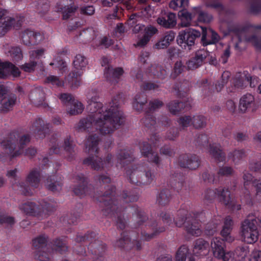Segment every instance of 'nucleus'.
<instances>
[{
  "label": "nucleus",
  "mask_w": 261,
  "mask_h": 261,
  "mask_svg": "<svg viewBox=\"0 0 261 261\" xmlns=\"http://www.w3.org/2000/svg\"><path fill=\"white\" fill-rule=\"evenodd\" d=\"M200 36V32L193 29H188L179 32L176 41L181 48L190 50L195 44L196 38Z\"/></svg>",
  "instance_id": "4"
},
{
  "label": "nucleus",
  "mask_w": 261,
  "mask_h": 261,
  "mask_svg": "<svg viewBox=\"0 0 261 261\" xmlns=\"http://www.w3.org/2000/svg\"><path fill=\"white\" fill-rule=\"evenodd\" d=\"M211 247L214 257L223 261H238L240 259L232 252H226L225 245L220 238H214L211 242Z\"/></svg>",
  "instance_id": "3"
},
{
  "label": "nucleus",
  "mask_w": 261,
  "mask_h": 261,
  "mask_svg": "<svg viewBox=\"0 0 261 261\" xmlns=\"http://www.w3.org/2000/svg\"><path fill=\"white\" fill-rule=\"evenodd\" d=\"M16 175V169L8 171L7 173V176H8V177L9 178H10L11 179V181L12 182H13V181H15Z\"/></svg>",
  "instance_id": "56"
},
{
  "label": "nucleus",
  "mask_w": 261,
  "mask_h": 261,
  "mask_svg": "<svg viewBox=\"0 0 261 261\" xmlns=\"http://www.w3.org/2000/svg\"><path fill=\"white\" fill-rule=\"evenodd\" d=\"M87 63L85 58L81 55H76L73 61L74 67L77 70H81L83 68L85 67Z\"/></svg>",
  "instance_id": "27"
},
{
  "label": "nucleus",
  "mask_w": 261,
  "mask_h": 261,
  "mask_svg": "<svg viewBox=\"0 0 261 261\" xmlns=\"http://www.w3.org/2000/svg\"><path fill=\"white\" fill-rule=\"evenodd\" d=\"M196 12L194 15H198V19L200 21L207 22L212 19V16L201 11L199 8L195 9Z\"/></svg>",
  "instance_id": "29"
},
{
  "label": "nucleus",
  "mask_w": 261,
  "mask_h": 261,
  "mask_svg": "<svg viewBox=\"0 0 261 261\" xmlns=\"http://www.w3.org/2000/svg\"><path fill=\"white\" fill-rule=\"evenodd\" d=\"M21 208L27 213L30 214L40 213L41 211L45 213L51 210L50 205L46 202H43L40 206L37 205L33 202H28L25 203Z\"/></svg>",
  "instance_id": "7"
},
{
  "label": "nucleus",
  "mask_w": 261,
  "mask_h": 261,
  "mask_svg": "<svg viewBox=\"0 0 261 261\" xmlns=\"http://www.w3.org/2000/svg\"><path fill=\"white\" fill-rule=\"evenodd\" d=\"M167 22L168 24L165 25L167 26V28L175 26L176 24L175 15L173 13H169L167 16Z\"/></svg>",
  "instance_id": "41"
},
{
  "label": "nucleus",
  "mask_w": 261,
  "mask_h": 261,
  "mask_svg": "<svg viewBox=\"0 0 261 261\" xmlns=\"http://www.w3.org/2000/svg\"><path fill=\"white\" fill-rule=\"evenodd\" d=\"M192 116H184L178 120V124L182 127H187L192 125Z\"/></svg>",
  "instance_id": "32"
},
{
  "label": "nucleus",
  "mask_w": 261,
  "mask_h": 261,
  "mask_svg": "<svg viewBox=\"0 0 261 261\" xmlns=\"http://www.w3.org/2000/svg\"><path fill=\"white\" fill-rule=\"evenodd\" d=\"M50 65H56V67L59 68V69H62L64 68L66 66L65 63L63 62L62 60H60L59 61H54V62L50 63Z\"/></svg>",
  "instance_id": "55"
},
{
  "label": "nucleus",
  "mask_w": 261,
  "mask_h": 261,
  "mask_svg": "<svg viewBox=\"0 0 261 261\" xmlns=\"http://www.w3.org/2000/svg\"><path fill=\"white\" fill-rule=\"evenodd\" d=\"M31 44H36L39 43L42 39V36L39 33L33 31V34L31 35Z\"/></svg>",
  "instance_id": "43"
},
{
  "label": "nucleus",
  "mask_w": 261,
  "mask_h": 261,
  "mask_svg": "<svg viewBox=\"0 0 261 261\" xmlns=\"http://www.w3.org/2000/svg\"><path fill=\"white\" fill-rule=\"evenodd\" d=\"M145 102V100H144L143 101H141L139 100L138 98H136L133 103V108L137 111H140L142 110L143 106Z\"/></svg>",
  "instance_id": "46"
},
{
  "label": "nucleus",
  "mask_w": 261,
  "mask_h": 261,
  "mask_svg": "<svg viewBox=\"0 0 261 261\" xmlns=\"http://www.w3.org/2000/svg\"><path fill=\"white\" fill-rule=\"evenodd\" d=\"M123 71L121 68H113L112 67L108 66L106 69L105 74L107 78H115L122 74Z\"/></svg>",
  "instance_id": "21"
},
{
  "label": "nucleus",
  "mask_w": 261,
  "mask_h": 261,
  "mask_svg": "<svg viewBox=\"0 0 261 261\" xmlns=\"http://www.w3.org/2000/svg\"><path fill=\"white\" fill-rule=\"evenodd\" d=\"M47 81L48 83H50L53 85H56L58 86L63 85V83L60 82L57 77L53 75L48 77Z\"/></svg>",
  "instance_id": "48"
},
{
  "label": "nucleus",
  "mask_w": 261,
  "mask_h": 261,
  "mask_svg": "<svg viewBox=\"0 0 261 261\" xmlns=\"http://www.w3.org/2000/svg\"><path fill=\"white\" fill-rule=\"evenodd\" d=\"M189 251L188 247L185 245L179 248L175 255L176 261H186Z\"/></svg>",
  "instance_id": "22"
},
{
  "label": "nucleus",
  "mask_w": 261,
  "mask_h": 261,
  "mask_svg": "<svg viewBox=\"0 0 261 261\" xmlns=\"http://www.w3.org/2000/svg\"><path fill=\"white\" fill-rule=\"evenodd\" d=\"M207 53L203 50L197 51L195 57L190 59L187 62V66L189 69L193 70L201 65L203 60L206 58Z\"/></svg>",
  "instance_id": "11"
},
{
  "label": "nucleus",
  "mask_w": 261,
  "mask_h": 261,
  "mask_svg": "<svg viewBox=\"0 0 261 261\" xmlns=\"http://www.w3.org/2000/svg\"><path fill=\"white\" fill-rule=\"evenodd\" d=\"M33 34V31L27 30L21 33L20 38L23 43L26 45L31 44V35Z\"/></svg>",
  "instance_id": "30"
},
{
  "label": "nucleus",
  "mask_w": 261,
  "mask_h": 261,
  "mask_svg": "<svg viewBox=\"0 0 261 261\" xmlns=\"http://www.w3.org/2000/svg\"><path fill=\"white\" fill-rule=\"evenodd\" d=\"M175 38V34L172 31L167 32L165 36L154 46V47L158 49L167 48Z\"/></svg>",
  "instance_id": "15"
},
{
  "label": "nucleus",
  "mask_w": 261,
  "mask_h": 261,
  "mask_svg": "<svg viewBox=\"0 0 261 261\" xmlns=\"http://www.w3.org/2000/svg\"><path fill=\"white\" fill-rule=\"evenodd\" d=\"M243 153L241 151L235 150L232 153V160L233 161H236L239 159L242 158Z\"/></svg>",
  "instance_id": "58"
},
{
  "label": "nucleus",
  "mask_w": 261,
  "mask_h": 261,
  "mask_svg": "<svg viewBox=\"0 0 261 261\" xmlns=\"http://www.w3.org/2000/svg\"><path fill=\"white\" fill-rule=\"evenodd\" d=\"M217 196H220L225 205L229 203V193L227 190L220 189L219 190H207L203 194L204 198L207 200H211Z\"/></svg>",
  "instance_id": "5"
},
{
  "label": "nucleus",
  "mask_w": 261,
  "mask_h": 261,
  "mask_svg": "<svg viewBox=\"0 0 261 261\" xmlns=\"http://www.w3.org/2000/svg\"><path fill=\"white\" fill-rule=\"evenodd\" d=\"M257 227L261 228V216L251 220H246L242 223L241 234L244 241L251 244L257 240L258 237Z\"/></svg>",
  "instance_id": "2"
},
{
  "label": "nucleus",
  "mask_w": 261,
  "mask_h": 261,
  "mask_svg": "<svg viewBox=\"0 0 261 261\" xmlns=\"http://www.w3.org/2000/svg\"><path fill=\"white\" fill-rule=\"evenodd\" d=\"M233 172V170L228 167H224L219 170V174L221 175H228Z\"/></svg>",
  "instance_id": "49"
},
{
  "label": "nucleus",
  "mask_w": 261,
  "mask_h": 261,
  "mask_svg": "<svg viewBox=\"0 0 261 261\" xmlns=\"http://www.w3.org/2000/svg\"><path fill=\"white\" fill-rule=\"evenodd\" d=\"M112 155H109L106 158V161L104 163H101V160L97 158V156L89 157L84 161L85 164H90L91 167L95 170H99L100 168H104L105 167L109 166L111 164Z\"/></svg>",
  "instance_id": "10"
},
{
  "label": "nucleus",
  "mask_w": 261,
  "mask_h": 261,
  "mask_svg": "<svg viewBox=\"0 0 261 261\" xmlns=\"http://www.w3.org/2000/svg\"><path fill=\"white\" fill-rule=\"evenodd\" d=\"M179 164L181 167L195 169L199 166V162L196 156L184 155L179 158Z\"/></svg>",
  "instance_id": "14"
},
{
  "label": "nucleus",
  "mask_w": 261,
  "mask_h": 261,
  "mask_svg": "<svg viewBox=\"0 0 261 261\" xmlns=\"http://www.w3.org/2000/svg\"><path fill=\"white\" fill-rule=\"evenodd\" d=\"M249 41L256 48H261V39L256 37H253L249 40Z\"/></svg>",
  "instance_id": "53"
},
{
  "label": "nucleus",
  "mask_w": 261,
  "mask_h": 261,
  "mask_svg": "<svg viewBox=\"0 0 261 261\" xmlns=\"http://www.w3.org/2000/svg\"><path fill=\"white\" fill-rule=\"evenodd\" d=\"M227 108L230 111H234L236 108V104L232 100H228L226 103Z\"/></svg>",
  "instance_id": "63"
},
{
  "label": "nucleus",
  "mask_w": 261,
  "mask_h": 261,
  "mask_svg": "<svg viewBox=\"0 0 261 261\" xmlns=\"http://www.w3.org/2000/svg\"><path fill=\"white\" fill-rule=\"evenodd\" d=\"M82 11L83 13L87 15H92L95 11V9L92 6H89L82 8Z\"/></svg>",
  "instance_id": "52"
},
{
  "label": "nucleus",
  "mask_w": 261,
  "mask_h": 261,
  "mask_svg": "<svg viewBox=\"0 0 261 261\" xmlns=\"http://www.w3.org/2000/svg\"><path fill=\"white\" fill-rule=\"evenodd\" d=\"M7 54L8 56H10L12 57V59H15L16 57V48L15 47H11Z\"/></svg>",
  "instance_id": "61"
},
{
  "label": "nucleus",
  "mask_w": 261,
  "mask_h": 261,
  "mask_svg": "<svg viewBox=\"0 0 261 261\" xmlns=\"http://www.w3.org/2000/svg\"><path fill=\"white\" fill-rule=\"evenodd\" d=\"M150 146L147 144L146 145H144L143 148L141 149L142 153L148 157L150 161L158 163L159 158L156 154L150 149Z\"/></svg>",
  "instance_id": "23"
},
{
  "label": "nucleus",
  "mask_w": 261,
  "mask_h": 261,
  "mask_svg": "<svg viewBox=\"0 0 261 261\" xmlns=\"http://www.w3.org/2000/svg\"><path fill=\"white\" fill-rule=\"evenodd\" d=\"M16 67L10 62H2L0 60V79H6L10 75L15 77Z\"/></svg>",
  "instance_id": "8"
},
{
  "label": "nucleus",
  "mask_w": 261,
  "mask_h": 261,
  "mask_svg": "<svg viewBox=\"0 0 261 261\" xmlns=\"http://www.w3.org/2000/svg\"><path fill=\"white\" fill-rule=\"evenodd\" d=\"M75 10V8L73 7H65L63 8H61L60 11L63 13V17L64 19H67L70 16V14L72 13Z\"/></svg>",
  "instance_id": "40"
},
{
  "label": "nucleus",
  "mask_w": 261,
  "mask_h": 261,
  "mask_svg": "<svg viewBox=\"0 0 261 261\" xmlns=\"http://www.w3.org/2000/svg\"><path fill=\"white\" fill-rule=\"evenodd\" d=\"M188 2L187 0H173L170 2L169 6L173 10H176L181 7L187 5Z\"/></svg>",
  "instance_id": "35"
},
{
  "label": "nucleus",
  "mask_w": 261,
  "mask_h": 261,
  "mask_svg": "<svg viewBox=\"0 0 261 261\" xmlns=\"http://www.w3.org/2000/svg\"><path fill=\"white\" fill-rule=\"evenodd\" d=\"M150 39L149 37L144 35L143 37L140 39L137 42L136 45L138 46H144L148 42Z\"/></svg>",
  "instance_id": "51"
},
{
  "label": "nucleus",
  "mask_w": 261,
  "mask_h": 261,
  "mask_svg": "<svg viewBox=\"0 0 261 261\" xmlns=\"http://www.w3.org/2000/svg\"><path fill=\"white\" fill-rule=\"evenodd\" d=\"M139 17L136 14H133L130 16L128 20V23L129 25H133L138 20Z\"/></svg>",
  "instance_id": "64"
},
{
  "label": "nucleus",
  "mask_w": 261,
  "mask_h": 261,
  "mask_svg": "<svg viewBox=\"0 0 261 261\" xmlns=\"http://www.w3.org/2000/svg\"><path fill=\"white\" fill-rule=\"evenodd\" d=\"M205 118L201 115L192 116V125L196 128H199L205 125Z\"/></svg>",
  "instance_id": "26"
},
{
  "label": "nucleus",
  "mask_w": 261,
  "mask_h": 261,
  "mask_svg": "<svg viewBox=\"0 0 261 261\" xmlns=\"http://www.w3.org/2000/svg\"><path fill=\"white\" fill-rule=\"evenodd\" d=\"M40 174L39 171L36 169L32 170L27 177V182L29 185L33 188H38L40 184Z\"/></svg>",
  "instance_id": "16"
},
{
  "label": "nucleus",
  "mask_w": 261,
  "mask_h": 261,
  "mask_svg": "<svg viewBox=\"0 0 261 261\" xmlns=\"http://www.w3.org/2000/svg\"><path fill=\"white\" fill-rule=\"evenodd\" d=\"M187 230L188 233L191 234L193 236H199L201 233V231L197 224H192L191 225L187 226Z\"/></svg>",
  "instance_id": "36"
},
{
  "label": "nucleus",
  "mask_w": 261,
  "mask_h": 261,
  "mask_svg": "<svg viewBox=\"0 0 261 261\" xmlns=\"http://www.w3.org/2000/svg\"><path fill=\"white\" fill-rule=\"evenodd\" d=\"M202 41L205 45L215 43L218 41L219 37L218 34L212 30L202 28Z\"/></svg>",
  "instance_id": "12"
},
{
  "label": "nucleus",
  "mask_w": 261,
  "mask_h": 261,
  "mask_svg": "<svg viewBox=\"0 0 261 261\" xmlns=\"http://www.w3.org/2000/svg\"><path fill=\"white\" fill-rule=\"evenodd\" d=\"M182 106L181 103L174 101L169 103L168 108L171 113L175 114L183 108Z\"/></svg>",
  "instance_id": "37"
},
{
  "label": "nucleus",
  "mask_w": 261,
  "mask_h": 261,
  "mask_svg": "<svg viewBox=\"0 0 261 261\" xmlns=\"http://www.w3.org/2000/svg\"><path fill=\"white\" fill-rule=\"evenodd\" d=\"M162 105L163 103L162 101L155 100L150 103V108L151 110H155V109L160 108Z\"/></svg>",
  "instance_id": "59"
},
{
  "label": "nucleus",
  "mask_w": 261,
  "mask_h": 261,
  "mask_svg": "<svg viewBox=\"0 0 261 261\" xmlns=\"http://www.w3.org/2000/svg\"><path fill=\"white\" fill-rule=\"evenodd\" d=\"M15 23V20L14 18L8 17L3 23V28L6 31L9 30L14 26Z\"/></svg>",
  "instance_id": "42"
},
{
  "label": "nucleus",
  "mask_w": 261,
  "mask_h": 261,
  "mask_svg": "<svg viewBox=\"0 0 261 261\" xmlns=\"http://www.w3.org/2000/svg\"><path fill=\"white\" fill-rule=\"evenodd\" d=\"M230 56V51L229 48L225 49L223 55L221 57L222 61L223 63H225L227 62V59Z\"/></svg>",
  "instance_id": "62"
},
{
  "label": "nucleus",
  "mask_w": 261,
  "mask_h": 261,
  "mask_svg": "<svg viewBox=\"0 0 261 261\" xmlns=\"http://www.w3.org/2000/svg\"><path fill=\"white\" fill-rule=\"evenodd\" d=\"M250 261H261V251H253L251 253Z\"/></svg>",
  "instance_id": "47"
},
{
  "label": "nucleus",
  "mask_w": 261,
  "mask_h": 261,
  "mask_svg": "<svg viewBox=\"0 0 261 261\" xmlns=\"http://www.w3.org/2000/svg\"><path fill=\"white\" fill-rule=\"evenodd\" d=\"M45 49L43 48H37L30 52V56L33 59H39L45 54Z\"/></svg>",
  "instance_id": "33"
},
{
  "label": "nucleus",
  "mask_w": 261,
  "mask_h": 261,
  "mask_svg": "<svg viewBox=\"0 0 261 261\" xmlns=\"http://www.w3.org/2000/svg\"><path fill=\"white\" fill-rule=\"evenodd\" d=\"M232 221L229 217L225 218L223 228L221 231V235L223 237V241L231 243L234 240V238L231 234Z\"/></svg>",
  "instance_id": "9"
},
{
  "label": "nucleus",
  "mask_w": 261,
  "mask_h": 261,
  "mask_svg": "<svg viewBox=\"0 0 261 261\" xmlns=\"http://www.w3.org/2000/svg\"><path fill=\"white\" fill-rule=\"evenodd\" d=\"M144 35L149 37V38L151 37L152 35L155 34L157 32V29L152 26H149L144 28Z\"/></svg>",
  "instance_id": "44"
},
{
  "label": "nucleus",
  "mask_w": 261,
  "mask_h": 261,
  "mask_svg": "<svg viewBox=\"0 0 261 261\" xmlns=\"http://www.w3.org/2000/svg\"><path fill=\"white\" fill-rule=\"evenodd\" d=\"M97 141V138H95V137H93V138H88L86 144V149H88V150L89 152H96L97 151L96 145Z\"/></svg>",
  "instance_id": "31"
},
{
  "label": "nucleus",
  "mask_w": 261,
  "mask_h": 261,
  "mask_svg": "<svg viewBox=\"0 0 261 261\" xmlns=\"http://www.w3.org/2000/svg\"><path fill=\"white\" fill-rule=\"evenodd\" d=\"M246 85V79L245 80H237L234 82V85L237 88H242Z\"/></svg>",
  "instance_id": "57"
},
{
  "label": "nucleus",
  "mask_w": 261,
  "mask_h": 261,
  "mask_svg": "<svg viewBox=\"0 0 261 261\" xmlns=\"http://www.w3.org/2000/svg\"><path fill=\"white\" fill-rule=\"evenodd\" d=\"M59 98L63 102L66 103L71 99V96L68 94H61Z\"/></svg>",
  "instance_id": "60"
},
{
  "label": "nucleus",
  "mask_w": 261,
  "mask_h": 261,
  "mask_svg": "<svg viewBox=\"0 0 261 261\" xmlns=\"http://www.w3.org/2000/svg\"><path fill=\"white\" fill-rule=\"evenodd\" d=\"M98 99L97 94L93 96L89 94L88 109L90 114L87 119L80 121V128L95 129L101 134H110L122 124V113L116 106L109 109L103 108Z\"/></svg>",
  "instance_id": "1"
},
{
  "label": "nucleus",
  "mask_w": 261,
  "mask_h": 261,
  "mask_svg": "<svg viewBox=\"0 0 261 261\" xmlns=\"http://www.w3.org/2000/svg\"><path fill=\"white\" fill-rule=\"evenodd\" d=\"M16 137L15 133H13L10 134L8 137L2 142V145L7 150L8 153L11 154L12 157L16 155L15 149L16 147Z\"/></svg>",
  "instance_id": "13"
},
{
  "label": "nucleus",
  "mask_w": 261,
  "mask_h": 261,
  "mask_svg": "<svg viewBox=\"0 0 261 261\" xmlns=\"http://www.w3.org/2000/svg\"><path fill=\"white\" fill-rule=\"evenodd\" d=\"M84 110V107L82 103L79 101L75 102L71 107L68 113L71 115H75L81 113Z\"/></svg>",
  "instance_id": "28"
},
{
  "label": "nucleus",
  "mask_w": 261,
  "mask_h": 261,
  "mask_svg": "<svg viewBox=\"0 0 261 261\" xmlns=\"http://www.w3.org/2000/svg\"><path fill=\"white\" fill-rule=\"evenodd\" d=\"M208 243L202 239L197 240L194 245L193 251L200 255L206 254L208 251Z\"/></svg>",
  "instance_id": "17"
},
{
  "label": "nucleus",
  "mask_w": 261,
  "mask_h": 261,
  "mask_svg": "<svg viewBox=\"0 0 261 261\" xmlns=\"http://www.w3.org/2000/svg\"><path fill=\"white\" fill-rule=\"evenodd\" d=\"M210 152L218 161H222L223 160L224 154L220 149H211Z\"/></svg>",
  "instance_id": "39"
},
{
  "label": "nucleus",
  "mask_w": 261,
  "mask_h": 261,
  "mask_svg": "<svg viewBox=\"0 0 261 261\" xmlns=\"http://www.w3.org/2000/svg\"><path fill=\"white\" fill-rule=\"evenodd\" d=\"M184 68V66L181 61H177L175 64L174 71L176 74H179L181 73Z\"/></svg>",
  "instance_id": "50"
},
{
  "label": "nucleus",
  "mask_w": 261,
  "mask_h": 261,
  "mask_svg": "<svg viewBox=\"0 0 261 261\" xmlns=\"http://www.w3.org/2000/svg\"><path fill=\"white\" fill-rule=\"evenodd\" d=\"M255 106V99L253 95L251 94H246L240 98L239 110L241 113H246L251 109L254 110Z\"/></svg>",
  "instance_id": "6"
},
{
  "label": "nucleus",
  "mask_w": 261,
  "mask_h": 261,
  "mask_svg": "<svg viewBox=\"0 0 261 261\" xmlns=\"http://www.w3.org/2000/svg\"><path fill=\"white\" fill-rule=\"evenodd\" d=\"M182 27H187L190 24L192 19L191 15L186 10H182L178 13Z\"/></svg>",
  "instance_id": "24"
},
{
  "label": "nucleus",
  "mask_w": 261,
  "mask_h": 261,
  "mask_svg": "<svg viewBox=\"0 0 261 261\" xmlns=\"http://www.w3.org/2000/svg\"><path fill=\"white\" fill-rule=\"evenodd\" d=\"M46 238L44 236H41L35 238L33 241V245L36 249L42 248L46 244Z\"/></svg>",
  "instance_id": "34"
},
{
  "label": "nucleus",
  "mask_w": 261,
  "mask_h": 261,
  "mask_svg": "<svg viewBox=\"0 0 261 261\" xmlns=\"http://www.w3.org/2000/svg\"><path fill=\"white\" fill-rule=\"evenodd\" d=\"M243 179L245 185H248L252 182V185L256 188V194L258 195L261 194V182L259 181L256 180H252V175L249 173L244 174Z\"/></svg>",
  "instance_id": "19"
},
{
  "label": "nucleus",
  "mask_w": 261,
  "mask_h": 261,
  "mask_svg": "<svg viewBox=\"0 0 261 261\" xmlns=\"http://www.w3.org/2000/svg\"><path fill=\"white\" fill-rule=\"evenodd\" d=\"M162 220L164 223L166 225V226L172 227L174 225L180 227L185 222V220L184 218L180 222H177L176 220L174 223L173 222V218L171 216H170L168 214H164L162 215Z\"/></svg>",
  "instance_id": "20"
},
{
  "label": "nucleus",
  "mask_w": 261,
  "mask_h": 261,
  "mask_svg": "<svg viewBox=\"0 0 261 261\" xmlns=\"http://www.w3.org/2000/svg\"><path fill=\"white\" fill-rule=\"evenodd\" d=\"M47 188L53 191H59L61 190L62 185L59 182L46 184Z\"/></svg>",
  "instance_id": "45"
},
{
  "label": "nucleus",
  "mask_w": 261,
  "mask_h": 261,
  "mask_svg": "<svg viewBox=\"0 0 261 261\" xmlns=\"http://www.w3.org/2000/svg\"><path fill=\"white\" fill-rule=\"evenodd\" d=\"M221 223L220 218L216 220V222L212 221L208 223L205 227V233L206 234L211 236L214 234L217 230V228Z\"/></svg>",
  "instance_id": "25"
},
{
  "label": "nucleus",
  "mask_w": 261,
  "mask_h": 261,
  "mask_svg": "<svg viewBox=\"0 0 261 261\" xmlns=\"http://www.w3.org/2000/svg\"><path fill=\"white\" fill-rule=\"evenodd\" d=\"M36 63H32L30 64H26L22 66V68L25 71L27 72H31L33 70H34L35 67L36 66Z\"/></svg>",
  "instance_id": "54"
},
{
  "label": "nucleus",
  "mask_w": 261,
  "mask_h": 261,
  "mask_svg": "<svg viewBox=\"0 0 261 261\" xmlns=\"http://www.w3.org/2000/svg\"><path fill=\"white\" fill-rule=\"evenodd\" d=\"M16 98L14 95H9L8 98H4L1 102V110L7 112L10 110L14 106Z\"/></svg>",
  "instance_id": "18"
},
{
  "label": "nucleus",
  "mask_w": 261,
  "mask_h": 261,
  "mask_svg": "<svg viewBox=\"0 0 261 261\" xmlns=\"http://www.w3.org/2000/svg\"><path fill=\"white\" fill-rule=\"evenodd\" d=\"M35 258L37 261H48L49 259V256L47 253L41 250L36 253Z\"/></svg>",
  "instance_id": "38"
}]
</instances>
